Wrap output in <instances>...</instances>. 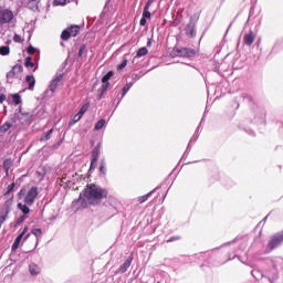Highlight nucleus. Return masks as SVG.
<instances>
[{"label":"nucleus","mask_w":283,"mask_h":283,"mask_svg":"<svg viewBox=\"0 0 283 283\" xmlns=\"http://www.w3.org/2000/svg\"><path fill=\"white\" fill-rule=\"evenodd\" d=\"M99 151H98V149H94L93 151H92V165H96V163H98V156H99Z\"/></svg>","instance_id":"nucleus-25"},{"label":"nucleus","mask_w":283,"mask_h":283,"mask_svg":"<svg viewBox=\"0 0 283 283\" xmlns=\"http://www.w3.org/2000/svg\"><path fill=\"white\" fill-rule=\"evenodd\" d=\"M8 211H4V210H2L1 212H0V224H3L4 222H6V220H7V218H8Z\"/></svg>","instance_id":"nucleus-31"},{"label":"nucleus","mask_w":283,"mask_h":283,"mask_svg":"<svg viewBox=\"0 0 283 283\" xmlns=\"http://www.w3.org/2000/svg\"><path fill=\"white\" fill-rule=\"evenodd\" d=\"M107 124V122L105 119H99L96 124H95V132H101V129H103V127H105V125Z\"/></svg>","instance_id":"nucleus-24"},{"label":"nucleus","mask_w":283,"mask_h":283,"mask_svg":"<svg viewBox=\"0 0 283 283\" xmlns=\"http://www.w3.org/2000/svg\"><path fill=\"white\" fill-rule=\"evenodd\" d=\"M0 229H1V223H0Z\"/></svg>","instance_id":"nucleus-53"},{"label":"nucleus","mask_w":283,"mask_h":283,"mask_svg":"<svg viewBox=\"0 0 283 283\" xmlns=\"http://www.w3.org/2000/svg\"><path fill=\"white\" fill-rule=\"evenodd\" d=\"M29 238H30V233L27 232V233L24 234L23 241L25 242V240H28Z\"/></svg>","instance_id":"nucleus-49"},{"label":"nucleus","mask_w":283,"mask_h":283,"mask_svg":"<svg viewBox=\"0 0 283 283\" xmlns=\"http://www.w3.org/2000/svg\"><path fill=\"white\" fill-rule=\"evenodd\" d=\"M23 196H25L24 189L20 190V192L18 193V198L21 200V198H23Z\"/></svg>","instance_id":"nucleus-45"},{"label":"nucleus","mask_w":283,"mask_h":283,"mask_svg":"<svg viewBox=\"0 0 283 283\" xmlns=\"http://www.w3.org/2000/svg\"><path fill=\"white\" fill-rule=\"evenodd\" d=\"M12 207V198L8 199L6 202H4V208L2 211H8V213H10V209Z\"/></svg>","instance_id":"nucleus-27"},{"label":"nucleus","mask_w":283,"mask_h":283,"mask_svg":"<svg viewBox=\"0 0 283 283\" xmlns=\"http://www.w3.org/2000/svg\"><path fill=\"white\" fill-rule=\"evenodd\" d=\"M21 72H23V66L21 64H15L7 74V78H14V76H19Z\"/></svg>","instance_id":"nucleus-10"},{"label":"nucleus","mask_w":283,"mask_h":283,"mask_svg":"<svg viewBox=\"0 0 283 283\" xmlns=\"http://www.w3.org/2000/svg\"><path fill=\"white\" fill-rule=\"evenodd\" d=\"M178 54L179 56H196V51L191 49H181Z\"/></svg>","instance_id":"nucleus-17"},{"label":"nucleus","mask_w":283,"mask_h":283,"mask_svg":"<svg viewBox=\"0 0 283 283\" xmlns=\"http://www.w3.org/2000/svg\"><path fill=\"white\" fill-rule=\"evenodd\" d=\"M18 209L22 211L23 216H28L30 213V207L27 203H18Z\"/></svg>","instance_id":"nucleus-22"},{"label":"nucleus","mask_w":283,"mask_h":283,"mask_svg":"<svg viewBox=\"0 0 283 283\" xmlns=\"http://www.w3.org/2000/svg\"><path fill=\"white\" fill-rule=\"evenodd\" d=\"M14 19V13L9 9H2L0 11V23H10Z\"/></svg>","instance_id":"nucleus-7"},{"label":"nucleus","mask_w":283,"mask_h":283,"mask_svg":"<svg viewBox=\"0 0 283 283\" xmlns=\"http://www.w3.org/2000/svg\"><path fill=\"white\" fill-rule=\"evenodd\" d=\"M13 41H14V43H23V36L15 33L13 35Z\"/></svg>","instance_id":"nucleus-38"},{"label":"nucleus","mask_w":283,"mask_h":283,"mask_svg":"<svg viewBox=\"0 0 283 283\" xmlns=\"http://www.w3.org/2000/svg\"><path fill=\"white\" fill-rule=\"evenodd\" d=\"M29 231V227L25 226L22 230V232L15 238L11 249L12 251H17V249H19V245L21 244V240H23V235L27 234Z\"/></svg>","instance_id":"nucleus-8"},{"label":"nucleus","mask_w":283,"mask_h":283,"mask_svg":"<svg viewBox=\"0 0 283 283\" xmlns=\"http://www.w3.org/2000/svg\"><path fill=\"white\" fill-rule=\"evenodd\" d=\"M2 90H3V88L1 87V84H0V92H2Z\"/></svg>","instance_id":"nucleus-51"},{"label":"nucleus","mask_w":283,"mask_h":283,"mask_svg":"<svg viewBox=\"0 0 283 283\" xmlns=\"http://www.w3.org/2000/svg\"><path fill=\"white\" fill-rule=\"evenodd\" d=\"M25 83L28 84L29 90H34V85H36V80L34 78V75H27Z\"/></svg>","instance_id":"nucleus-16"},{"label":"nucleus","mask_w":283,"mask_h":283,"mask_svg":"<svg viewBox=\"0 0 283 283\" xmlns=\"http://www.w3.org/2000/svg\"><path fill=\"white\" fill-rule=\"evenodd\" d=\"M81 30V27L78 25H71L62 31L61 33V40L62 41H69L71 36H76Z\"/></svg>","instance_id":"nucleus-5"},{"label":"nucleus","mask_w":283,"mask_h":283,"mask_svg":"<svg viewBox=\"0 0 283 283\" xmlns=\"http://www.w3.org/2000/svg\"><path fill=\"white\" fill-rule=\"evenodd\" d=\"M36 196H39V189L36 187H31L24 197V205L32 207L34 200H36Z\"/></svg>","instance_id":"nucleus-6"},{"label":"nucleus","mask_w":283,"mask_h":283,"mask_svg":"<svg viewBox=\"0 0 283 283\" xmlns=\"http://www.w3.org/2000/svg\"><path fill=\"white\" fill-rule=\"evenodd\" d=\"M282 243H283V231L277 232L270 238L264 253H271V251H275V249H277V247H281Z\"/></svg>","instance_id":"nucleus-3"},{"label":"nucleus","mask_w":283,"mask_h":283,"mask_svg":"<svg viewBox=\"0 0 283 283\" xmlns=\"http://www.w3.org/2000/svg\"><path fill=\"white\" fill-rule=\"evenodd\" d=\"M10 127H12V124H10L9 122H6L2 126H0V132H8Z\"/></svg>","instance_id":"nucleus-35"},{"label":"nucleus","mask_w":283,"mask_h":283,"mask_svg":"<svg viewBox=\"0 0 283 283\" xmlns=\"http://www.w3.org/2000/svg\"><path fill=\"white\" fill-rule=\"evenodd\" d=\"M54 6H66L67 0H54Z\"/></svg>","instance_id":"nucleus-40"},{"label":"nucleus","mask_w":283,"mask_h":283,"mask_svg":"<svg viewBox=\"0 0 283 283\" xmlns=\"http://www.w3.org/2000/svg\"><path fill=\"white\" fill-rule=\"evenodd\" d=\"M10 165H12V161L10 159L4 160L3 166L6 171H9Z\"/></svg>","instance_id":"nucleus-42"},{"label":"nucleus","mask_w":283,"mask_h":283,"mask_svg":"<svg viewBox=\"0 0 283 283\" xmlns=\"http://www.w3.org/2000/svg\"><path fill=\"white\" fill-rule=\"evenodd\" d=\"M186 34H187L188 36H195V35H196V31L193 30V27H192V25L186 27Z\"/></svg>","instance_id":"nucleus-28"},{"label":"nucleus","mask_w":283,"mask_h":283,"mask_svg":"<svg viewBox=\"0 0 283 283\" xmlns=\"http://www.w3.org/2000/svg\"><path fill=\"white\" fill-rule=\"evenodd\" d=\"M81 118H83V115L77 113L76 115L73 116L71 125H74L75 123H78V120H81Z\"/></svg>","instance_id":"nucleus-36"},{"label":"nucleus","mask_w":283,"mask_h":283,"mask_svg":"<svg viewBox=\"0 0 283 283\" xmlns=\"http://www.w3.org/2000/svg\"><path fill=\"white\" fill-rule=\"evenodd\" d=\"M3 101H6V95L0 94V103H3Z\"/></svg>","instance_id":"nucleus-48"},{"label":"nucleus","mask_w":283,"mask_h":283,"mask_svg":"<svg viewBox=\"0 0 283 283\" xmlns=\"http://www.w3.org/2000/svg\"><path fill=\"white\" fill-rule=\"evenodd\" d=\"M151 193H154V191H150L144 196H140L137 198V201L139 205H143V202H147V200H149V198L151 197Z\"/></svg>","instance_id":"nucleus-23"},{"label":"nucleus","mask_w":283,"mask_h":283,"mask_svg":"<svg viewBox=\"0 0 283 283\" xmlns=\"http://www.w3.org/2000/svg\"><path fill=\"white\" fill-rule=\"evenodd\" d=\"M254 118L258 120V123H264V120H266V113L262 108H255Z\"/></svg>","instance_id":"nucleus-11"},{"label":"nucleus","mask_w":283,"mask_h":283,"mask_svg":"<svg viewBox=\"0 0 283 283\" xmlns=\"http://www.w3.org/2000/svg\"><path fill=\"white\" fill-rule=\"evenodd\" d=\"M83 52H85V45L81 46L78 51V56H83Z\"/></svg>","instance_id":"nucleus-46"},{"label":"nucleus","mask_w":283,"mask_h":283,"mask_svg":"<svg viewBox=\"0 0 283 283\" xmlns=\"http://www.w3.org/2000/svg\"><path fill=\"white\" fill-rule=\"evenodd\" d=\"M253 19H256V22H258V23H261V21H262V9H259V10L255 12V7H252V8H251L250 14H249V20H250V21H253Z\"/></svg>","instance_id":"nucleus-9"},{"label":"nucleus","mask_w":283,"mask_h":283,"mask_svg":"<svg viewBox=\"0 0 283 283\" xmlns=\"http://www.w3.org/2000/svg\"><path fill=\"white\" fill-rule=\"evenodd\" d=\"M27 52H28V54L32 55V54H34V52H36V49L34 46L30 45V46H28Z\"/></svg>","instance_id":"nucleus-43"},{"label":"nucleus","mask_w":283,"mask_h":283,"mask_svg":"<svg viewBox=\"0 0 283 283\" xmlns=\"http://www.w3.org/2000/svg\"><path fill=\"white\" fill-rule=\"evenodd\" d=\"M29 272L31 275H39V273H41V268L35 263H31L29 265Z\"/></svg>","instance_id":"nucleus-19"},{"label":"nucleus","mask_w":283,"mask_h":283,"mask_svg":"<svg viewBox=\"0 0 283 283\" xmlns=\"http://www.w3.org/2000/svg\"><path fill=\"white\" fill-rule=\"evenodd\" d=\"M148 45H151V42H148Z\"/></svg>","instance_id":"nucleus-52"},{"label":"nucleus","mask_w":283,"mask_h":283,"mask_svg":"<svg viewBox=\"0 0 283 283\" xmlns=\"http://www.w3.org/2000/svg\"><path fill=\"white\" fill-rule=\"evenodd\" d=\"M99 171H101V174H103V176H105L107 174V167H106L105 160L101 161Z\"/></svg>","instance_id":"nucleus-30"},{"label":"nucleus","mask_w":283,"mask_h":283,"mask_svg":"<svg viewBox=\"0 0 283 283\" xmlns=\"http://www.w3.org/2000/svg\"><path fill=\"white\" fill-rule=\"evenodd\" d=\"M148 50H147V48H142V49H139L138 51H137V59H140V56H147V54H148Z\"/></svg>","instance_id":"nucleus-26"},{"label":"nucleus","mask_w":283,"mask_h":283,"mask_svg":"<svg viewBox=\"0 0 283 283\" xmlns=\"http://www.w3.org/2000/svg\"><path fill=\"white\" fill-rule=\"evenodd\" d=\"M154 3V0H148L144 11H143V18L144 19H151V12H149V8H151V4Z\"/></svg>","instance_id":"nucleus-15"},{"label":"nucleus","mask_w":283,"mask_h":283,"mask_svg":"<svg viewBox=\"0 0 283 283\" xmlns=\"http://www.w3.org/2000/svg\"><path fill=\"white\" fill-rule=\"evenodd\" d=\"M31 118L32 114L23 112L21 108H19V112L13 116V122L19 123L20 125H25L27 123H30Z\"/></svg>","instance_id":"nucleus-4"},{"label":"nucleus","mask_w":283,"mask_h":283,"mask_svg":"<svg viewBox=\"0 0 283 283\" xmlns=\"http://www.w3.org/2000/svg\"><path fill=\"white\" fill-rule=\"evenodd\" d=\"M54 129H50L44 136L40 138V140H50V137L52 136V133Z\"/></svg>","instance_id":"nucleus-37"},{"label":"nucleus","mask_w":283,"mask_h":283,"mask_svg":"<svg viewBox=\"0 0 283 283\" xmlns=\"http://www.w3.org/2000/svg\"><path fill=\"white\" fill-rule=\"evenodd\" d=\"M32 235H34L36 238V245L39 244V241L41 240L42 235H43V231L39 228L32 229L31 230Z\"/></svg>","instance_id":"nucleus-21"},{"label":"nucleus","mask_w":283,"mask_h":283,"mask_svg":"<svg viewBox=\"0 0 283 283\" xmlns=\"http://www.w3.org/2000/svg\"><path fill=\"white\" fill-rule=\"evenodd\" d=\"M132 266V259H127L123 265L117 270V273H126L127 269Z\"/></svg>","instance_id":"nucleus-18"},{"label":"nucleus","mask_w":283,"mask_h":283,"mask_svg":"<svg viewBox=\"0 0 283 283\" xmlns=\"http://www.w3.org/2000/svg\"><path fill=\"white\" fill-rule=\"evenodd\" d=\"M112 76H114V73H112V72H108L106 75H104L103 76V78H102V83L104 84V85H102V88L105 91V90H107V82L112 78Z\"/></svg>","instance_id":"nucleus-20"},{"label":"nucleus","mask_w":283,"mask_h":283,"mask_svg":"<svg viewBox=\"0 0 283 283\" xmlns=\"http://www.w3.org/2000/svg\"><path fill=\"white\" fill-rule=\"evenodd\" d=\"M280 266H282V258L275 256L271 260V268L266 269L264 272L254 269L252 270V275L261 283H273L279 277L277 269H280Z\"/></svg>","instance_id":"nucleus-2"},{"label":"nucleus","mask_w":283,"mask_h":283,"mask_svg":"<svg viewBox=\"0 0 283 283\" xmlns=\"http://www.w3.org/2000/svg\"><path fill=\"white\" fill-rule=\"evenodd\" d=\"M139 25H142V27L147 25V19L142 17V19L139 21Z\"/></svg>","instance_id":"nucleus-44"},{"label":"nucleus","mask_w":283,"mask_h":283,"mask_svg":"<svg viewBox=\"0 0 283 283\" xmlns=\"http://www.w3.org/2000/svg\"><path fill=\"white\" fill-rule=\"evenodd\" d=\"M25 220H28V216H21L15 222L17 227H19V224H22V222H25Z\"/></svg>","instance_id":"nucleus-39"},{"label":"nucleus","mask_w":283,"mask_h":283,"mask_svg":"<svg viewBox=\"0 0 283 283\" xmlns=\"http://www.w3.org/2000/svg\"><path fill=\"white\" fill-rule=\"evenodd\" d=\"M107 189L98 185H87L83 193L80 195L78 199L75 201L78 207L85 209L88 205H101L102 200L108 196Z\"/></svg>","instance_id":"nucleus-1"},{"label":"nucleus","mask_w":283,"mask_h":283,"mask_svg":"<svg viewBox=\"0 0 283 283\" xmlns=\"http://www.w3.org/2000/svg\"><path fill=\"white\" fill-rule=\"evenodd\" d=\"M61 81H63V75H57L55 76L52 81L51 84L49 86L50 92L54 93L56 92V87H59V83H61Z\"/></svg>","instance_id":"nucleus-12"},{"label":"nucleus","mask_w":283,"mask_h":283,"mask_svg":"<svg viewBox=\"0 0 283 283\" xmlns=\"http://www.w3.org/2000/svg\"><path fill=\"white\" fill-rule=\"evenodd\" d=\"M0 54L1 56H8V54H10V46H1Z\"/></svg>","instance_id":"nucleus-29"},{"label":"nucleus","mask_w":283,"mask_h":283,"mask_svg":"<svg viewBox=\"0 0 283 283\" xmlns=\"http://www.w3.org/2000/svg\"><path fill=\"white\" fill-rule=\"evenodd\" d=\"M91 169H94V165H92V160H91Z\"/></svg>","instance_id":"nucleus-50"},{"label":"nucleus","mask_w":283,"mask_h":283,"mask_svg":"<svg viewBox=\"0 0 283 283\" xmlns=\"http://www.w3.org/2000/svg\"><path fill=\"white\" fill-rule=\"evenodd\" d=\"M129 90H132V84H126L123 87V96H125V94H127L129 92Z\"/></svg>","instance_id":"nucleus-41"},{"label":"nucleus","mask_w":283,"mask_h":283,"mask_svg":"<svg viewBox=\"0 0 283 283\" xmlns=\"http://www.w3.org/2000/svg\"><path fill=\"white\" fill-rule=\"evenodd\" d=\"M243 43L244 45H253V43H255V34H253V32H249L248 34L244 35L243 38Z\"/></svg>","instance_id":"nucleus-14"},{"label":"nucleus","mask_w":283,"mask_h":283,"mask_svg":"<svg viewBox=\"0 0 283 283\" xmlns=\"http://www.w3.org/2000/svg\"><path fill=\"white\" fill-rule=\"evenodd\" d=\"M12 103H14V105H19V103H21V95L20 94H13L12 95Z\"/></svg>","instance_id":"nucleus-34"},{"label":"nucleus","mask_w":283,"mask_h":283,"mask_svg":"<svg viewBox=\"0 0 283 283\" xmlns=\"http://www.w3.org/2000/svg\"><path fill=\"white\" fill-rule=\"evenodd\" d=\"M127 55H124L123 62L119 65H117V70H124V67H127Z\"/></svg>","instance_id":"nucleus-32"},{"label":"nucleus","mask_w":283,"mask_h":283,"mask_svg":"<svg viewBox=\"0 0 283 283\" xmlns=\"http://www.w3.org/2000/svg\"><path fill=\"white\" fill-rule=\"evenodd\" d=\"M14 189V184H11L8 186V193Z\"/></svg>","instance_id":"nucleus-47"},{"label":"nucleus","mask_w":283,"mask_h":283,"mask_svg":"<svg viewBox=\"0 0 283 283\" xmlns=\"http://www.w3.org/2000/svg\"><path fill=\"white\" fill-rule=\"evenodd\" d=\"M24 67H27L31 72H36L38 65L36 63L32 62V56H27L24 59Z\"/></svg>","instance_id":"nucleus-13"},{"label":"nucleus","mask_w":283,"mask_h":283,"mask_svg":"<svg viewBox=\"0 0 283 283\" xmlns=\"http://www.w3.org/2000/svg\"><path fill=\"white\" fill-rule=\"evenodd\" d=\"M87 109H90V103H86V104L82 105V107L78 111V114L81 116H83L85 114V112H87Z\"/></svg>","instance_id":"nucleus-33"}]
</instances>
